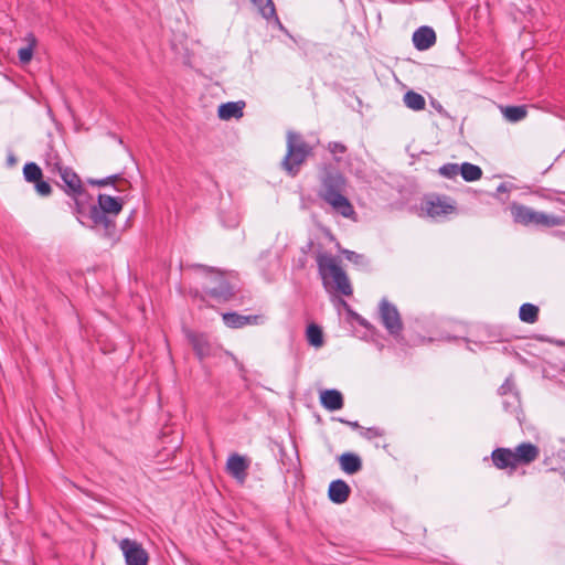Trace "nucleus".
<instances>
[{
	"label": "nucleus",
	"instance_id": "b1692460",
	"mask_svg": "<svg viewBox=\"0 0 565 565\" xmlns=\"http://www.w3.org/2000/svg\"><path fill=\"white\" fill-rule=\"evenodd\" d=\"M539 312L540 309L537 306L530 302H525L520 307L519 318L522 322L532 324L539 320Z\"/></svg>",
	"mask_w": 565,
	"mask_h": 565
},
{
	"label": "nucleus",
	"instance_id": "a18cd8bd",
	"mask_svg": "<svg viewBox=\"0 0 565 565\" xmlns=\"http://www.w3.org/2000/svg\"><path fill=\"white\" fill-rule=\"evenodd\" d=\"M0 565H8V564H7V563H4V562H0Z\"/></svg>",
	"mask_w": 565,
	"mask_h": 565
},
{
	"label": "nucleus",
	"instance_id": "e433bc0d",
	"mask_svg": "<svg viewBox=\"0 0 565 565\" xmlns=\"http://www.w3.org/2000/svg\"><path fill=\"white\" fill-rule=\"evenodd\" d=\"M327 149L334 157L337 162H340L339 156L347 152V147L343 143L337 141L329 142Z\"/></svg>",
	"mask_w": 565,
	"mask_h": 565
},
{
	"label": "nucleus",
	"instance_id": "bb28decb",
	"mask_svg": "<svg viewBox=\"0 0 565 565\" xmlns=\"http://www.w3.org/2000/svg\"><path fill=\"white\" fill-rule=\"evenodd\" d=\"M503 409L512 415H515L516 419L520 420L521 412V398L519 393H512L508 395L502 402Z\"/></svg>",
	"mask_w": 565,
	"mask_h": 565
},
{
	"label": "nucleus",
	"instance_id": "a878e982",
	"mask_svg": "<svg viewBox=\"0 0 565 565\" xmlns=\"http://www.w3.org/2000/svg\"><path fill=\"white\" fill-rule=\"evenodd\" d=\"M403 100L407 108L415 110V111L423 110V109H425V106H426L425 98L420 94H418L414 90H408L404 95Z\"/></svg>",
	"mask_w": 565,
	"mask_h": 565
},
{
	"label": "nucleus",
	"instance_id": "5701e85b",
	"mask_svg": "<svg viewBox=\"0 0 565 565\" xmlns=\"http://www.w3.org/2000/svg\"><path fill=\"white\" fill-rule=\"evenodd\" d=\"M338 303L343 307L349 320L356 322L360 327L364 328L365 330L371 331L374 329L373 324L369 322L360 313H358L355 310H353V308L344 299L339 298Z\"/></svg>",
	"mask_w": 565,
	"mask_h": 565
},
{
	"label": "nucleus",
	"instance_id": "393cba45",
	"mask_svg": "<svg viewBox=\"0 0 565 565\" xmlns=\"http://www.w3.org/2000/svg\"><path fill=\"white\" fill-rule=\"evenodd\" d=\"M503 117L511 122H518L527 115L525 106H505L501 108Z\"/></svg>",
	"mask_w": 565,
	"mask_h": 565
},
{
	"label": "nucleus",
	"instance_id": "6e6552de",
	"mask_svg": "<svg viewBox=\"0 0 565 565\" xmlns=\"http://www.w3.org/2000/svg\"><path fill=\"white\" fill-rule=\"evenodd\" d=\"M347 188L345 178L339 172L328 171L321 179L319 198L324 200L332 195L344 193Z\"/></svg>",
	"mask_w": 565,
	"mask_h": 565
},
{
	"label": "nucleus",
	"instance_id": "f3484780",
	"mask_svg": "<svg viewBox=\"0 0 565 565\" xmlns=\"http://www.w3.org/2000/svg\"><path fill=\"white\" fill-rule=\"evenodd\" d=\"M539 447L531 443L520 444L514 451L516 465H529L539 457Z\"/></svg>",
	"mask_w": 565,
	"mask_h": 565
},
{
	"label": "nucleus",
	"instance_id": "6ab92c4d",
	"mask_svg": "<svg viewBox=\"0 0 565 565\" xmlns=\"http://www.w3.org/2000/svg\"><path fill=\"white\" fill-rule=\"evenodd\" d=\"M245 107L244 102H228L218 106L217 115L222 120H230L232 118H242L244 113L243 109Z\"/></svg>",
	"mask_w": 565,
	"mask_h": 565
},
{
	"label": "nucleus",
	"instance_id": "4468645a",
	"mask_svg": "<svg viewBox=\"0 0 565 565\" xmlns=\"http://www.w3.org/2000/svg\"><path fill=\"white\" fill-rule=\"evenodd\" d=\"M351 493L349 484L342 480L337 479L330 482L328 488V498L335 504H342L348 501Z\"/></svg>",
	"mask_w": 565,
	"mask_h": 565
},
{
	"label": "nucleus",
	"instance_id": "aec40b11",
	"mask_svg": "<svg viewBox=\"0 0 565 565\" xmlns=\"http://www.w3.org/2000/svg\"><path fill=\"white\" fill-rule=\"evenodd\" d=\"M97 201V206L110 216H117L122 210V201L118 198L99 194Z\"/></svg>",
	"mask_w": 565,
	"mask_h": 565
},
{
	"label": "nucleus",
	"instance_id": "dca6fc26",
	"mask_svg": "<svg viewBox=\"0 0 565 565\" xmlns=\"http://www.w3.org/2000/svg\"><path fill=\"white\" fill-rule=\"evenodd\" d=\"M320 404L328 411L334 412L343 407V395L335 388L324 390L320 394Z\"/></svg>",
	"mask_w": 565,
	"mask_h": 565
},
{
	"label": "nucleus",
	"instance_id": "ea45409f",
	"mask_svg": "<svg viewBox=\"0 0 565 565\" xmlns=\"http://www.w3.org/2000/svg\"><path fill=\"white\" fill-rule=\"evenodd\" d=\"M116 180H118V175H113L100 180H89V183L93 185L105 186L114 183Z\"/></svg>",
	"mask_w": 565,
	"mask_h": 565
},
{
	"label": "nucleus",
	"instance_id": "c03bdc74",
	"mask_svg": "<svg viewBox=\"0 0 565 565\" xmlns=\"http://www.w3.org/2000/svg\"><path fill=\"white\" fill-rule=\"evenodd\" d=\"M455 339H457V338L456 337H447V340H449V341L455 340Z\"/></svg>",
	"mask_w": 565,
	"mask_h": 565
},
{
	"label": "nucleus",
	"instance_id": "f704fd0d",
	"mask_svg": "<svg viewBox=\"0 0 565 565\" xmlns=\"http://www.w3.org/2000/svg\"><path fill=\"white\" fill-rule=\"evenodd\" d=\"M460 166L457 163H447L439 168V173L448 179L455 178L460 172Z\"/></svg>",
	"mask_w": 565,
	"mask_h": 565
},
{
	"label": "nucleus",
	"instance_id": "c756f323",
	"mask_svg": "<svg viewBox=\"0 0 565 565\" xmlns=\"http://www.w3.org/2000/svg\"><path fill=\"white\" fill-rule=\"evenodd\" d=\"M24 40L28 42V45L19 49L18 56L22 64H28L32 60L33 50L36 45V39L33 34L29 33Z\"/></svg>",
	"mask_w": 565,
	"mask_h": 565
},
{
	"label": "nucleus",
	"instance_id": "cd10ccee",
	"mask_svg": "<svg viewBox=\"0 0 565 565\" xmlns=\"http://www.w3.org/2000/svg\"><path fill=\"white\" fill-rule=\"evenodd\" d=\"M252 2L258 8L259 13L267 20L275 18L276 22L281 28V23L279 22L278 18L276 17V9L274 6L273 0H252Z\"/></svg>",
	"mask_w": 565,
	"mask_h": 565
},
{
	"label": "nucleus",
	"instance_id": "79ce46f5",
	"mask_svg": "<svg viewBox=\"0 0 565 565\" xmlns=\"http://www.w3.org/2000/svg\"><path fill=\"white\" fill-rule=\"evenodd\" d=\"M463 340H465V342L468 344V347H467V348H468L469 350L473 351V349L469 347V343H470L471 341H470L469 339H467V338H465Z\"/></svg>",
	"mask_w": 565,
	"mask_h": 565
},
{
	"label": "nucleus",
	"instance_id": "9d476101",
	"mask_svg": "<svg viewBox=\"0 0 565 565\" xmlns=\"http://www.w3.org/2000/svg\"><path fill=\"white\" fill-rule=\"evenodd\" d=\"M63 184V190L71 196L77 198L84 192L82 180L71 168L64 166L57 173Z\"/></svg>",
	"mask_w": 565,
	"mask_h": 565
},
{
	"label": "nucleus",
	"instance_id": "58836bf2",
	"mask_svg": "<svg viewBox=\"0 0 565 565\" xmlns=\"http://www.w3.org/2000/svg\"><path fill=\"white\" fill-rule=\"evenodd\" d=\"M361 435H362V437H364L366 439H372L375 437H382L384 435V430L379 427H369V428L364 429L361 433Z\"/></svg>",
	"mask_w": 565,
	"mask_h": 565
},
{
	"label": "nucleus",
	"instance_id": "2eb2a0df",
	"mask_svg": "<svg viewBox=\"0 0 565 565\" xmlns=\"http://www.w3.org/2000/svg\"><path fill=\"white\" fill-rule=\"evenodd\" d=\"M435 42L436 33L429 26H420L413 34V43L417 50H428L435 44Z\"/></svg>",
	"mask_w": 565,
	"mask_h": 565
},
{
	"label": "nucleus",
	"instance_id": "0eeeda50",
	"mask_svg": "<svg viewBox=\"0 0 565 565\" xmlns=\"http://www.w3.org/2000/svg\"><path fill=\"white\" fill-rule=\"evenodd\" d=\"M119 547L125 557L126 565H148L149 555L141 543L126 537L119 542Z\"/></svg>",
	"mask_w": 565,
	"mask_h": 565
},
{
	"label": "nucleus",
	"instance_id": "f257e3e1",
	"mask_svg": "<svg viewBox=\"0 0 565 565\" xmlns=\"http://www.w3.org/2000/svg\"><path fill=\"white\" fill-rule=\"evenodd\" d=\"M191 267L201 271L203 275L201 290L195 289L191 291L194 298L204 301L205 296H209L218 302H225L234 296V287L225 278L223 271L202 264H192Z\"/></svg>",
	"mask_w": 565,
	"mask_h": 565
},
{
	"label": "nucleus",
	"instance_id": "4be33fe9",
	"mask_svg": "<svg viewBox=\"0 0 565 565\" xmlns=\"http://www.w3.org/2000/svg\"><path fill=\"white\" fill-rule=\"evenodd\" d=\"M89 218L96 226H103L107 232L115 227L114 220L109 214L100 210L98 206H92L89 210Z\"/></svg>",
	"mask_w": 565,
	"mask_h": 565
},
{
	"label": "nucleus",
	"instance_id": "1a4fd4ad",
	"mask_svg": "<svg viewBox=\"0 0 565 565\" xmlns=\"http://www.w3.org/2000/svg\"><path fill=\"white\" fill-rule=\"evenodd\" d=\"M184 334L199 360L202 361L214 354V345L206 333L186 329L184 330Z\"/></svg>",
	"mask_w": 565,
	"mask_h": 565
},
{
	"label": "nucleus",
	"instance_id": "39448f33",
	"mask_svg": "<svg viewBox=\"0 0 565 565\" xmlns=\"http://www.w3.org/2000/svg\"><path fill=\"white\" fill-rule=\"evenodd\" d=\"M420 210L428 217L439 221L457 213V204L447 195L430 194L424 198Z\"/></svg>",
	"mask_w": 565,
	"mask_h": 565
},
{
	"label": "nucleus",
	"instance_id": "9b49d317",
	"mask_svg": "<svg viewBox=\"0 0 565 565\" xmlns=\"http://www.w3.org/2000/svg\"><path fill=\"white\" fill-rule=\"evenodd\" d=\"M249 468V460L238 454H233L228 457L226 462L227 472L238 482L243 483L247 478V469Z\"/></svg>",
	"mask_w": 565,
	"mask_h": 565
},
{
	"label": "nucleus",
	"instance_id": "37998d69",
	"mask_svg": "<svg viewBox=\"0 0 565 565\" xmlns=\"http://www.w3.org/2000/svg\"><path fill=\"white\" fill-rule=\"evenodd\" d=\"M338 420L342 424H345L347 425V422H349L348 419H344V418H338Z\"/></svg>",
	"mask_w": 565,
	"mask_h": 565
},
{
	"label": "nucleus",
	"instance_id": "2f4dec72",
	"mask_svg": "<svg viewBox=\"0 0 565 565\" xmlns=\"http://www.w3.org/2000/svg\"><path fill=\"white\" fill-rule=\"evenodd\" d=\"M23 175L28 182L33 183L35 181H39L43 177V173L41 168L36 163L29 162L25 163L23 167Z\"/></svg>",
	"mask_w": 565,
	"mask_h": 565
},
{
	"label": "nucleus",
	"instance_id": "423d86ee",
	"mask_svg": "<svg viewBox=\"0 0 565 565\" xmlns=\"http://www.w3.org/2000/svg\"><path fill=\"white\" fill-rule=\"evenodd\" d=\"M379 317L390 335L394 338L401 335L404 328L402 317L397 307L386 298H382L379 303Z\"/></svg>",
	"mask_w": 565,
	"mask_h": 565
},
{
	"label": "nucleus",
	"instance_id": "c85d7f7f",
	"mask_svg": "<svg viewBox=\"0 0 565 565\" xmlns=\"http://www.w3.org/2000/svg\"><path fill=\"white\" fill-rule=\"evenodd\" d=\"M460 174L462 179L467 182H473L480 180L482 177V170L480 167L465 162L460 166Z\"/></svg>",
	"mask_w": 565,
	"mask_h": 565
},
{
	"label": "nucleus",
	"instance_id": "c9c22d12",
	"mask_svg": "<svg viewBox=\"0 0 565 565\" xmlns=\"http://www.w3.org/2000/svg\"><path fill=\"white\" fill-rule=\"evenodd\" d=\"M512 393H519L515 390V384L513 382L512 376H508L505 381L502 383V385L498 388V394L501 396H508Z\"/></svg>",
	"mask_w": 565,
	"mask_h": 565
},
{
	"label": "nucleus",
	"instance_id": "a19ab883",
	"mask_svg": "<svg viewBox=\"0 0 565 565\" xmlns=\"http://www.w3.org/2000/svg\"><path fill=\"white\" fill-rule=\"evenodd\" d=\"M347 425L350 426L352 429H360V428H362L356 420H354V422L349 420V422H347Z\"/></svg>",
	"mask_w": 565,
	"mask_h": 565
},
{
	"label": "nucleus",
	"instance_id": "4c0bfd02",
	"mask_svg": "<svg viewBox=\"0 0 565 565\" xmlns=\"http://www.w3.org/2000/svg\"><path fill=\"white\" fill-rule=\"evenodd\" d=\"M33 184L35 186L36 192L40 195L47 196L52 192V188H51L50 183L44 181L43 177L39 181L33 182Z\"/></svg>",
	"mask_w": 565,
	"mask_h": 565
},
{
	"label": "nucleus",
	"instance_id": "412c9836",
	"mask_svg": "<svg viewBox=\"0 0 565 565\" xmlns=\"http://www.w3.org/2000/svg\"><path fill=\"white\" fill-rule=\"evenodd\" d=\"M339 463L343 472L354 475L362 469L361 458L353 452H344L339 457Z\"/></svg>",
	"mask_w": 565,
	"mask_h": 565
},
{
	"label": "nucleus",
	"instance_id": "f8f14e48",
	"mask_svg": "<svg viewBox=\"0 0 565 565\" xmlns=\"http://www.w3.org/2000/svg\"><path fill=\"white\" fill-rule=\"evenodd\" d=\"M323 201L328 203L335 213L343 217L355 220V210L344 193L332 195Z\"/></svg>",
	"mask_w": 565,
	"mask_h": 565
},
{
	"label": "nucleus",
	"instance_id": "20e7f679",
	"mask_svg": "<svg viewBox=\"0 0 565 565\" xmlns=\"http://www.w3.org/2000/svg\"><path fill=\"white\" fill-rule=\"evenodd\" d=\"M511 211L515 222L523 225L550 228L565 224V220L562 216L535 211L532 207L524 205H513Z\"/></svg>",
	"mask_w": 565,
	"mask_h": 565
},
{
	"label": "nucleus",
	"instance_id": "a211bd4d",
	"mask_svg": "<svg viewBox=\"0 0 565 565\" xmlns=\"http://www.w3.org/2000/svg\"><path fill=\"white\" fill-rule=\"evenodd\" d=\"M491 458L498 469L515 468L516 461L514 451L509 448H497L492 451Z\"/></svg>",
	"mask_w": 565,
	"mask_h": 565
},
{
	"label": "nucleus",
	"instance_id": "7c9ffc66",
	"mask_svg": "<svg viewBox=\"0 0 565 565\" xmlns=\"http://www.w3.org/2000/svg\"><path fill=\"white\" fill-rule=\"evenodd\" d=\"M307 340L310 345L319 348L323 344V333L319 326L309 324L306 330Z\"/></svg>",
	"mask_w": 565,
	"mask_h": 565
},
{
	"label": "nucleus",
	"instance_id": "473e14b6",
	"mask_svg": "<svg viewBox=\"0 0 565 565\" xmlns=\"http://www.w3.org/2000/svg\"><path fill=\"white\" fill-rule=\"evenodd\" d=\"M45 166H46V169L52 174H57L61 171V169L64 167V164L62 163L61 158L54 151H50L49 153H46Z\"/></svg>",
	"mask_w": 565,
	"mask_h": 565
},
{
	"label": "nucleus",
	"instance_id": "f03ea898",
	"mask_svg": "<svg viewBox=\"0 0 565 565\" xmlns=\"http://www.w3.org/2000/svg\"><path fill=\"white\" fill-rule=\"evenodd\" d=\"M316 260L318 273L324 288H328L332 281L335 289L343 296H351L353 294L349 277L341 267L338 258L328 253H318Z\"/></svg>",
	"mask_w": 565,
	"mask_h": 565
},
{
	"label": "nucleus",
	"instance_id": "ddd939ff",
	"mask_svg": "<svg viewBox=\"0 0 565 565\" xmlns=\"http://www.w3.org/2000/svg\"><path fill=\"white\" fill-rule=\"evenodd\" d=\"M222 319L226 327L238 329L245 326L258 324L262 317L257 315L245 316L233 311L223 313Z\"/></svg>",
	"mask_w": 565,
	"mask_h": 565
},
{
	"label": "nucleus",
	"instance_id": "72a5a7b5",
	"mask_svg": "<svg viewBox=\"0 0 565 565\" xmlns=\"http://www.w3.org/2000/svg\"><path fill=\"white\" fill-rule=\"evenodd\" d=\"M349 262L354 263L358 266L364 267L369 265V260L364 255L358 254L352 249H340Z\"/></svg>",
	"mask_w": 565,
	"mask_h": 565
},
{
	"label": "nucleus",
	"instance_id": "7ed1b4c3",
	"mask_svg": "<svg viewBox=\"0 0 565 565\" xmlns=\"http://www.w3.org/2000/svg\"><path fill=\"white\" fill-rule=\"evenodd\" d=\"M312 148L303 140L301 135L295 131L287 134V153L282 159L284 170L291 177H296L300 167L310 156Z\"/></svg>",
	"mask_w": 565,
	"mask_h": 565
}]
</instances>
